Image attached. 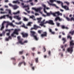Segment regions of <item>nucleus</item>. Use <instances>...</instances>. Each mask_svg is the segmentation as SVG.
Listing matches in <instances>:
<instances>
[{
    "label": "nucleus",
    "mask_w": 74,
    "mask_h": 74,
    "mask_svg": "<svg viewBox=\"0 0 74 74\" xmlns=\"http://www.w3.org/2000/svg\"><path fill=\"white\" fill-rule=\"evenodd\" d=\"M53 16H56V13L55 12V13H53L52 14Z\"/></svg>",
    "instance_id": "09e8293b"
},
{
    "label": "nucleus",
    "mask_w": 74,
    "mask_h": 74,
    "mask_svg": "<svg viewBox=\"0 0 74 74\" xmlns=\"http://www.w3.org/2000/svg\"><path fill=\"white\" fill-rule=\"evenodd\" d=\"M22 41H23V40H22V41L21 40L19 41V43L21 44V45H23V44L25 43H27V42H28L27 40H25L23 42Z\"/></svg>",
    "instance_id": "f8f14e48"
},
{
    "label": "nucleus",
    "mask_w": 74,
    "mask_h": 74,
    "mask_svg": "<svg viewBox=\"0 0 74 74\" xmlns=\"http://www.w3.org/2000/svg\"><path fill=\"white\" fill-rule=\"evenodd\" d=\"M62 40L64 41L63 44H64V43L66 42V39H65L64 38H63L62 39Z\"/></svg>",
    "instance_id": "7c9ffc66"
},
{
    "label": "nucleus",
    "mask_w": 74,
    "mask_h": 74,
    "mask_svg": "<svg viewBox=\"0 0 74 74\" xmlns=\"http://www.w3.org/2000/svg\"><path fill=\"white\" fill-rule=\"evenodd\" d=\"M42 6L44 7V10H49V8L47 7L46 5L44 4H42Z\"/></svg>",
    "instance_id": "412c9836"
},
{
    "label": "nucleus",
    "mask_w": 74,
    "mask_h": 74,
    "mask_svg": "<svg viewBox=\"0 0 74 74\" xmlns=\"http://www.w3.org/2000/svg\"><path fill=\"white\" fill-rule=\"evenodd\" d=\"M5 31H3L2 32V34L3 35V36H4L5 35Z\"/></svg>",
    "instance_id": "79ce46f5"
},
{
    "label": "nucleus",
    "mask_w": 74,
    "mask_h": 74,
    "mask_svg": "<svg viewBox=\"0 0 74 74\" xmlns=\"http://www.w3.org/2000/svg\"><path fill=\"white\" fill-rule=\"evenodd\" d=\"M41 36L42 37H47V33L46 32H44L43 34H41Z\"/></svg>",
    "instance_id": "4468645a"
},
{
    "label": "nucleus",
    "mask_w": 74,
    "mask_h": 74,
    "mask_svg": "<svg viewBox=\"0 0 74 74\" xmlns=\"http://www.w3.org/2000/svg\"><path fill=\"white\" fill-rule=\"evenodd\" d=\"M47 3L50 5H52V6H55L56 8H58V9L59 8V7H58V6H57V5L54 4L52 3H50V2L48 1H47Z\"/></svg>",
    "instance_id": "9d476101"
},
{
    "label": "nucleus",
    "mask_w": 74,
    "mask_h": 74,
    "mask_svg": "<svg viewBox=\"0 0 74 74\" xmlns=\"http://www.w3.org/2000/svg\"><path fill=\"white\" fill-rule=\"evenodd\" d=\"M50 1L52 3H53L54 1L57 2V3H58V4H60V3H62L60 1H58L56 0H50Z\"/></svg>",
    "instance_id": "9b49d317"
},
{
    "label": "nucleus",
    "mask_w": 74,
    "mask_h": 74,
    "mask_svg": "<svg viewBox=\"0 0 74 74\" xmlns=\"http://www.w3.org/2000/svg\"><path fill=\"white\" fill-rule=\"evenodd\" d=\"M19 13H20L19 11H18L16 13H13V14H14V15H15L16 14H19Z\"/></svg>",
    "instance_id": "72a5a7b5"
},
{
    "label": "nucleus",
    "mask_w": 74,
    "mask_h": 74,
    "mask_svg": "<svg viewBox=\"0 0 74 74\" xmlns=\"http://www.w3.org/2000/svg\"><path fill=\"white\" fill-rule=\"evenodd\" d=\"M25 10L26 11H27V12H28V14H30V11H29V10Z\"/></svg>",
    "instance_id": "a19ab883"
},
{
    "label": "nucleus",
    "mask_w": 74,
    "mask_h": 74,
    "mask_svg": "<svg viewBox=\"0 0 74 74\" xmlns=\"http://www.w3.org/2000/svg\"><path fill=\"white\" fill-rule=\"evenodd\" d=\"M61 47L62 48H64V46L63 45H61Z\"/></svg>",
    "instance_id": "052dcab7"
},
{
    "label": "nucleus",
    "mask_w": 74,
    "mask_h": 74,
    "mask_svg": "<svg viewBox=\"0 0 74 74\" xmlns=\"http://www.w3.org/2000/svg\"><path fill=\"white\" fill-rule=\"evenodd\" d=\"M21 58H22L23 59H25V57L23 56H21Z\"/></svg>",
    "instance_id": "e2e57ef3"
},
{
    "label": "nucleus",
    "mask_w": 74,
    "mask_h": 74,
    "mask_svg": "<svg viewBox=\"0 0 74 74\" xmlns=\"http://www.w3.org/2000/svg\"><path fill=\"white\" fill-rule=\"evenodd\" d=\"M19 15L18 16H15L14 17V18H16V19H18V20L19 21H20L21 19V17H19Z\"/></svg>",
    "instance_id": "a211bd4d"
},
{
    "label": "nucleus",
    "mask_w": 74,
    "mask_h": 74,
    "mask_svg": "<svg viewBox=\"0 0 74 74\" xmlns=\"http://www.w3.org/2000/svg\"><path fill=\"white\" fill-rule=\"evenodd\" d=\"M57 25L58 27H59L60 26V23H57Z\"/></svg>",
    "instance_id": "49530a36"
},
{
    "label": "nucleus",
    "mask_w": 74,
    "mask_h": 74,
    "mask_svg": "<svg viewBox=\"0 0 74 74\" xmlns=\"http://www.w3.org/2000/svg\"><path fill=\"white\" fill-rule=\"evenodd\" d=\"M64 4H66L67 5H70V3L68 1H64Z\"/></svg>",
    "instance_id": "cd10ccee"
},
{
    "label": "nucleus",
    "mask_w": 74,
    "mask_h": 74,
    "mask_svg": "<svg viewBox=\"0 0 74 74\" xmlns=\"http://www.w3.org/2000/svg\"><path fill=\"white\" fill-rule=\"evenodd\" d=\"M43 50H44V52H45L46 51V49H45V47L43 46Z\"/></svg>",
    "instance_id": "4c0bfd02"
},
{
    "label": "nucleus",
    "mask_w": 74,
    "mask_h": 74,
    "mask_svg": "<svg viewBox=\"0 0 74 74\" xmlns=\"http://www.w3.org/2000/svg\"><path fill=\"white\" fill-rule=\"evenodd\" d=\"M31 23H31L30 22H29L27 25V26H31Z\"/></svg>",
    "instance_id": "e433bc0d"
},
{
    "label": "nucleus",
    "mask_w": 74,
    "mask_h": 74,
    "mask_svg": "<svg viewBox=\"0 0 74 74\" xmlns=\"http://www.w3.org/2000/svg\"><path fill=\"white\" fill-rule=\"evenodd\" d=\"M17 38L18 39V42L19 43V41H22V40L21 39V37L19 36H18L17 37Z\"/></svg>",
    "instance_id": "a878e982"
},
{
    "label": "nucleus",
    "mask_w": 74,
    "mask_h": 74,
    "mask_svg": "<svg viewBox=\"0 0 74 74\" xmlns=\"http://www.w3.org/2000/svg\"><path fill=\"white\" fill-rule=\"evenodd\" d=\"M8 31L9 32H11V30L8 29H5V32H7Z\"/></svg>",
    "instance_id": "58836bf2"
},
{
    "label": "nucleus",
    "mask_w": 74,
    "mask_h": 74,
    "mask_svg": "<svg viewBox=\"0 0 74 74\" xmlns=\"http://www.w3.org/2000/svg\"><path fill=\"white\" fill-rule=\"evenodd\" d=\"M62 34H63L64 36L65 35V33H64L63 32H62Z\"/></svg>",
    "instance_id": "69168bd1"
},
{
    "label": "nucleus",
    "mask_w": 74,
    "mask_h": 74,
    "mask_svg": "<svg viewBox=\"0 0 74 74\" xmlns=\"http://www.w3.org/2000/svg\"><path fill=\"white\" fill-rule=\"evenodd\" d=\"M10 33H11V32H9L8 33H7V35L8 36H10Z\"/></svg>",
    "instance_id": "a18cd8bd"
},
{
    "label": "nucleus",
    "mask_w": 74,
    "mask_h": 74,
    "mask_svg": "<svg viewBox=\"0 0 74 74\" xmlns=\"http://www.w3.org/2000/svg\"><path fill=\"white\" fill-rule=\"evenodd\" d=\"M74 41L72 40L70 42V47L69 48H68L67 49V51L68 52H70V53H72V52H73V48H74Z\"/></svg>",
    "instance_id": "f257e3e1"
},
{
    "label": "nucleus",
    "mask_w": 74,
    "mask_h": 74,
    "mask_svg": "<svg viewBox=\"0 0 74 74\" xmlns=\"http://www.w3.org/2000/svg\"><path fill=\"white\" fill-rule=\"evenodd\" d=\"M40 27L38 26H37L36 25H34V28H32L31 29V30H32L33 29H35V30H37L38 28H39Z\"/></svg>",
    "instance_id": "ddd939ff"
},
{
    "label": "nucleus",
    "mask_w": 74,
    "mask_h": 74,
    "mask_svg": "<svg viewBox=\"0 0 74 74\" xmlns=\"http://www.w3.org/2000/svg\"><path fill=\"white\" fill-rule=\"evenodd\" d=\"M20 31V29H15L14 31L13 32V33L14 34H16V35H18L19 34V33H18V32Z\"/></svg>",
    "instance_id": "1a4fd4ad"
},
{
    "label": "nucleus",
    "mask_w": 74,
    "mask_h": 74,
    "mask_svg": "<svg viewBox=\"0 0 74 74\" xmlns=\"http://www.w3.org/2000/svg\"><path fill=\"white\" fill-rule=\"evenodd\" d=\"M60 4H61V6L62 8H64V9H65V10H69V7H68V6L67 5H63V3L61 1Z\"/></svg>",
    "instance_id": "7ed1b4c3"
},
{
    "label": "nucleus",
    "mask_w": 74,
    "mask_h": 74,
    "mask_svg": "<svg viewBox=\"0 0 74 74\" xmlns=\"http://www.w3.org/2000/svg\"><path fill=\"white\" fill-rule=\"evenodd\" d=\"M31 34H32V36L34 37V38L36 40H38V39L37 38V36L36 35H34V34H35V32H33V31H31L30 32Z\"/></svg>",
    "instance_id": "f03ea898"
},
{
    "label": "nucleus",
    "mask_w": 74,
    "mask_h": 74,
    "mask_svg": "<svg viewBox=\"0 0 74 74\" xmlns=\"http://www.w3.org/2000/svg\"><path fill=\"white\" fill-rule=\"evenodd\" d=\"M6 16H7L8 18H10V19L11 20H12V16H10V15H6Z\"/></svg>",
    "instance_id": "bb28decb"
},
{
    "label": "nucleus",
    "mask_w": 74,
    "mask_h": 74,
    "mask_svg": "<svg viewBox=\"0 0 74 74\" xmlns=\"http://www.w3.org/2000/svg\"><path fill=\"white\" fill-rule=\"evenodd\" d=\"M56 15H57L58 16H59V15H60L61 16H62V14L60 13V12H56Z\"/></svg>",
    "instance_id": "b1692460"
},
{
    "label": "nucleus",
    "mask_w": 74,
    "mask_h": 74,
    "mask_svg": "<svg viewBox=\"0 0 74 74\" xmlns=\"http://www.w3.org/2000/svg\"><path fill=\"white\" fill-rule=\"evenodd\" d=\"M32 51H34L35 48H32Z\"/></svg>",
    "instance_id": "bf43d9fd"
},
{
    "label": "nucleus",
    "mask_w": 74,
    "mask_h": 74,
    "mask_svg": "<svg viewBox=\"0 0 74 74\" xmlns=\"http://www.w3.org/2000/svg\"><path fill=\"white\" fill-rule=\"evenodd\" d=\"M11 59L12 60H14V61H15V60H16V59L15 58H12Z\"/></svg>",
    "instance_id": "ea45409f"
},
{
    "label": "nucleus",
    "mask_w": 74,
    "mask_h": 74,
    "mask_svg": "<svg viewBox=\"0 0 74 74\" xmlns=\"http://www.w3.org/2000/svg\"><path fill=\"white\" fill-rule=\"evenodd\" d=\"M21 5L22 6H23V8H28V10H29L30 8H29V5H24V3H21Z\"/></svg>",
    "instance_id": "0eeeda50"
},
{
    "label": "nucleus",
    "mask_w": 74,
    "mask_h": 74,
    "mask_svg": "<svg viewBox=\"0 0 74 74\" xmlns=\"http://www.w3.org/2000/svg\"><path fill=\"white\" fill-rule=\"evenodd\" d=\"M13 3H18V4H19V3H20V2L18 0L16 1H13Z\"/></svg>",
    "instance_id": "c85d7f7f"
},
{
    "label": "nucleus",
    "mask_w": 74,
    "mask_h": 74,
    "mask_svg": "<svg viewBox=\"0 0 74 74\" xmlns=\"http://www.w3.org/2000/svg\"><path fill=\"white\" fill-rule=\"evenodd\" d=\"M42 15L43 16H44V17H46V16H47V15H45L44 14H43Z\"/></svg>",
    "instance_id": "0e129e2a"
},
{
    "label": "nucleus",
    "mask_w": 74,
    "mask_h": 74,
    "mask_svg": "<svg viewBox=\"0 0 74 74\" xmlns=\"http://www.w3.org/2000/svg\"><path fill=\"white\" fill-rule=\"evenodd\" d=\"M6 23V22L4 21L1 25V27L0 29V30L2 31L4 29L5 27L4 26V23Z\"/></svg>",
    "instance_id": "6e6552de"
},
{
    "label": "nucleus",
    "mask_w": 74,
    "mask_h": 74,
    "mask_svg": "<svg viewBox=\"0 0 74 74\" xmlns=\"http://www.w3.org/2000/svg\"><path fill=\"white\" fill-rule=\"evenodd\" d=\"M58 20H59V21H62V19H60L59 17H57L55 18V21H57Z\"/></svg>",
    "instance_id": "5701e85b"
},
{
    "label": "nucleus",
    "mask_w": 74,
    "mask_h": 74,
    "mask_svg": "<svg viewBox=\"0 0 74 74\" xmlns=\"http://www.w3.org/2000/svg\"><path fill=\"white\" fill-rule=\"evenodd\" d=\"M37 19L38 21V23H43L44 24H46L47 23H46V21L45 23H43L42 21L41 22V19H42V18H37Z\"/></svg>",
    "instance_id": "423d86ee"
},
{
    "label": "nucleus",
    "mask_w": 74,
    "mask_h": 74,
    "mask_svg": "<svg viewBox=\"0 0 74 74\" xmlns=\"http://www.w3.org/2000/svg\"><path fill=\"white\" fill-rule=\"evenodd\" d=\"M25 26V25L24 24H23V25L21 26L22 27H24Z\"/></svg>",
    "instance_id": "13d9d810"
},
{
    "label": "nucleus",
    "mask_w": 74,
    "mask_h": 74,
    "mask_svg": "<svg viewBox=\"0 0 74 74\" xmlns=\"http://www.w3.org/2000/svg\"><path fill=\"white\" fill-rule=\"evenodd\" d=\"M35 16H37V15H39V14L38 13H35Z\"/></svg>",
    "instance_id": "5fc2aeb1"
},
{
    "label": "nucleus",
    "mask_w": 74,
    "mask_h": 74,
    "mask_svg": "<svg viewBox=\"0 0 74 74\" xmlns=\"http://www.w3.org/2000/svg\"><path fill=\"white\" fill-rule=\"evenodd\" d=\"M23 51H21L19 52V54H20V55H21V54H23Z\"/></svg>",
    "instance_id": "c03bdc74"
},
{
    "label": "nucleus",
    "mask_w": 74,
    "mask_h": 74,
    "mask_svg": "<svg viewBox=\"0 0 74 74\" xmlns=\"http://www.w3.org/2000/svg\"><path fill=\"white\" fill-rule=\"evenodd\" d=\"M4 7H5V8H8V7L7 5H5L4 6Z\"/></svg>",
    "instance_id": "774afa93"
},
{
    "label": "nucleus",
    "mask_w": 74,
    "mask_h": 74,
    "mask_svg": "<svg viewBox=\"0 0 74 74\" xmlns=\"http://www.w3.org/2000/svg\"><path fill=\"white\" fill-rule=\"evenodd\" d=\"M51 51H49L48 52V55H49L50 56V55H51Z\"/></svg>",
    "instance_id": "8fccbe9b"
},
{
    "label": "nucleus",
    "mask_w": 74,
    "mask_h": 74,
    "mask_svg": "<svg viewBox=\"0 0 74 74\" xmlns=\"http://www.w3.org/2000/svg\"><path fill=\"white\" fill-rule=\"evenodd\" d=\"M46 14H47V16H50V15H51V13H47Z\"/></svg>",
    "instance_id": "de8ad7c7"
},
{
    "label": "nucleus",
    "mask_w": 74,
    "mask_h": 74,
    "mask_svg": "<svg viewBox=\"0 0 74 74\" xmlns=\"http://www.w3.org/2000/svg\"><path fill=\"white\" fill-rule=\"evenodd\" d=\"M22 63H23L24 66H25V65H26V63H25V61H23L22 62H20L19 63V64H18L19 67H21V65H22Z\"/></svg>",
    "instance_id": "dca6fc26"
},
{
    "label": "nucleus",
    "mask_w": 74,
    "mask_h": 74,
    "mask_svg": "<svg viewBox=\"0 0 74 74\" xmlns=\"http://www.w3.org/2000/svg\"><path fill=\"white\" fill-rule=\"evenodd\" d=\"M22 22L20 21L19 22V23H16V24H17V25H21L22 24Z\"/></svg>",
    "instance_id": "c9c22d12"
},
{
    "label": "nucleus",
    "mask_w": 74,
    "mask_h": 74,
    "mask_svg": "<svg viewBox=\"0 0 74 74\" xmlns=\"http://www.w3.org/2000/svg\"><path fill=\"white\" fill-rule=\"evenodd\" d=\"M23 20L24 21H28V19H27L26 17H24L23 18Z\"/></svg>",
    "instance_id": "2f4dec72"
},
{
    "label": "nucleus",
    "mask_w": 74,
    "mask_h": 74,
    "mask_svg": "<svg viewBox=\"0 0 74 74\" xmlns=\"http://www.w3.org/2000/svg\"><path fill=\"white\" fill-rule=\"evenodd\" d=\"M40 25L42 26H44V24H43V23H41V24H40Z\"/></svg>",
    "instance_id": "338daca9"
},
{
    "label": "nucleus",
    "mask_w": 74,
    "mask_h": 74,
    "mask_svg": "<svg viewBox=\"0 0 74 74\" xmlns=\"http://www.w3.org/2000/svg\"><path fill=\"white\" fill-rule=\"evenodd\" d=\"M35 61L36 63H37L38 62V58H36L35 59Z\"/></svg>",
    "instance_id": "f704fd0d"
},
{
    "label": "nucleus",
    "mask_w": 74,
    "mask_h": 74,
    "mask_svg": "<svg viewBox=\"0 0 74 74\" xmlns=\"http://www.w3.org/2000/svg\"><path fill=\"white\" fill-rule=\"evenodd\" d=\"M61 27L62 28V29H69V28H68V27H65V26H64V25H62V26H61Z\"/></svg>",
    "instance_id": "393cba45"
},
{
    "label": "nucleus",
    "mask_w": 74,
    "mask_h": 74,
    "mask_svg": "<svg viewBox=\"0 0 74 74\" xmlns=\"http://www.w3.org/2000/svg\"><path fill=\"white\" fill-rule=\"evenodd\" d=\"M51 33L52 34H54L55 33L54 32H53L52 31Z\"/></svg>",
    "instance_id": "680f3d73"
},
{
    "label": "nucleus",
    "mask_w": 74,
    "mask_h": 74,
    "mask_svg": "<svg viewBox=\"0 0 74 74\" xmlns=\"http://www.w3.org/2000/svg\"><path fill=\"white\" fill-rule=\"evenodd\" d=\"M69 33H70V34H72V35H73V34H74V30L70 32H69Z\"/></svg>",
    "instance_id": "473e14b6"
},
{
    "label": "nucleus",
    "mask_w": 74,
    "mask_h": 74,
    "mask_svg": "<svg viewBox=\"0 0 74 74\" xmlns=\"http://www.w3.org/2000/svg\"><path fill=\"white\" fill-rule=\"evenodd\" d=\"M9 6H10V7H12L14 9H17V8H19V7L17 5H13L11 3H10L9 4Z\"/></svg>",
    "instance_id": "20e7f679"
},
{
    "label": "nucleus",
    "mask_w": 74,
    "mask_h": 74,
    "mask_svg": "<svg viewBox=\"0 0 74 74\" xmlns=\"http://www.w3.org/2000/svg\"><path fill=\"white\" fill-rule=\"evenodd\" d=\"M34 68H35V66L33 67L32 68V69L33 70H34Z\"/></svg>",
    "instance_id": "4d7b16f0"
},
{
    "label": "nucleus",
    "mask_w": 74,
    "mask_h": 74,
    "mask_svg": "<svg viewBox=\"0 0 74 74\" xmlns=\"http://www.w3.org/2000/svg\"><path fill=\"white\" fill-rule=\"evenodd\" d=\"M32 10H42V8L41 7L38 8H32Z\"/></svg>",
    "instance_id": "4be33fe9"
},
{
    "label": "nucleus",
    "mask_w": 74,
    "mask_h": 74,
    "mask_svg": "<svg viewBox=\"0 0 74 74\" xmlns=\"http://www.w3.org/2000/svg\"><path fill=\"white\" fill-rule=\"evenodd\" d=\"M5 12H4L3 10H1V14H5Z\"/></svg>",
    "instance_id": "c756f323"
},
{
    "label": "nucleus",
    "mask_w": 74,
    "mask_h": 74,
    "mask_svg": "<svg viewBox=\"0 0 74 74\" xmlns=\"http://www.w3.org/2000/svg\"><path fill=\"white\" fill-rule=\"evenodd\" d=\"M38 32L39 34H41V31L38 30Z\"/></svg>",
    "instance_id": "3c124183"
},
{
    "label": "nucleus",
    "mask_w": 74,
    "mask_h": 74,
    "mask_svg": "<svg viewBox=\"0 0 74 74\" xmlns=\"http://www.w3.org/2000/svg\"><path fill=\"white\" fill-rule=\"evenodd\" d=\"M34 16H30L29 17L30 18H31L32 19H34Z\"/></svg>",
    "instance_id": "37998d69"
},
{
    "label": "nucleus",
    "mask_w": 74,
    "mask_h": 74,
    "mask_svg": "<svg viewBox=\"0 0 74 74\" xmlns=\"http://www.w3.org/2000/svg\"><path fill=\"white\" fill-rule=\"evenodd\" d=\"M2 18H5V16H6V15H3V16H2Z\"/></svg>",
    "instance_id": "864d4df0"
},
{
    "label": "nucleus",
    "mask_w": 74,
    "mask_h": 74,
    "mask_svg": "<svg viewBox=\"0 0 74 74\" xmlns=\"http://www.w3.org/2000/svg\"><path fill=\"white\" fill-rule=\"evenodd\" d=\"M21 34L23 35V37H27L28 36V34L27 33L23 34V33H22Z\"/></svg>",
    "instance_id": "6ab92c4d"
},
{
    "label": "nucleus",
    "mask_w": 74,
    "mask_h": 74,
    "mask_svg": "<svg viewBox=\"0 0 74 74\" xmlns=\"http://www.w3.org/2000/svg\"><path fill=\"white\" fill-rule=\"evenodd\" d=\"M6 41H9V38H6L5 39Z\"/></svg>",
    "instance_id": "603ef678"
},
{
    "label": "nucleus",
    "mask_w": 74,
    "mask_h": 74,
    "mask_svg": "<svg viewBox=\"0 0 74 74\" xmlns=\"http://www.w3.org/2000/svg\"><path fill=\"white\" fill-rule=\"evenodd\" d=\"M34 10L36 12H39L41 14H42V12L41 11V10Z\"/></svg>",
    "instance_id": "aec40b11"
},
{
    "label": "nucleus",
    "mask_w": 74,
    "mask_h": 74,
    "mask_svg": "<svg viewBox=\"0 0 74 74\" xmlns=\"http://www.w3.org/2000/svg\"><path fill=\"white\" fill-rule=\"evenodd\" d=\"M66 19H67L68 21H73L74 22V18L73 17H71L70 19L69 17H66Z\"/></svg>",
    "instance_id": "2eb2a0df"
},
{
    "label": "nucleus",
    "mask_w": 74,
    "mask_h": 74,
    "mask_svg": "<svg viewBox=\"0 0 74 74\" xmlns=\"http://www.w3.org/2000/svg\"><path fill=\"white\" fill-rule=\"evenodd\" d=\"M7 25H10V26H12L13 27H15V26L13 25L12 24V23H10L8 21L6 22Z\"/></svg>",
    "instance_id": "f3484780"
},
{
    "label": "nucleus",
    "mask_w": 74,
    "mask_h": 74,
    "mask_svg": "<svg viewBox=\"0 0 74 74\" xmlns=\"http://www.w3.org/2000/svg\"><path fill=\"white\" fill-rule=\"evenodd\" d=\"M49 31L50 33H51L52 32V29H49Z\"/></svg>",
    "instance_id": "6e6d98bb"
},
{
    "label": "nucleus",
    "mask_w": 74,
    "mask_h": 74,
    "mask_svg": "<svg viewBox=\"0 0 74 74\" xmlns=\"http://www.w3.org/2000/svg\"><path fill=\"white\" fill-rule=\"evenodd\" d=\"M46 23H49V24H51L52 25H54L55 23H53V21L52 20H49V21H46Z\"/></svg>",
    "instance_id": "39448f33"
}]
</instances>
